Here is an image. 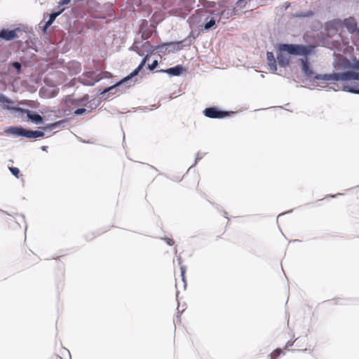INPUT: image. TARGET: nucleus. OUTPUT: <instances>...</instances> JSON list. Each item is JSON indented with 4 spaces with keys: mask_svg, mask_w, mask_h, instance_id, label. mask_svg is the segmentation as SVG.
I'll return each mask as SVG.
<instances>
[{
    "mask_svg": "<svg viewBox=\"0 0 359 359\" xmlns=\"http://www.w3.org/2000/svg\"><path fill=\"white\" fill-rule=\"evenodd\" d=\"M341 68L331 73L319 74L314 71L310 60L300 59V69L304 81L316 87H328L334 91L332 85L334 82H341V89L344 92L359 95V57L351 58V60H343ZM337 88H339L338 85Z\"/></svg>",
    "mask_w": 359,
    "mask_h": 359,
    "instance_id": "obj_1",
    "label": "nucleus"
},
{
    "mask_svg": "<svg viewBox=\"0 0 359 359\" xmlns=\"http://www.w3.org/2000/svg\"><path fill=\"white\" fill-rule=\"evenodd\" d=\"M34 36L35 34L32 27H28L21 24L13 29L8 27L0 29V41H11L21 38L22 40H24L26 47L31 48L33 50H34V47L36 46L34 40L36 39Z\"/></svg>",
    "mask_w": 359,
    "mask_h": 359,
    "instance_id": "obj_2",
    "label": "nucleus"
},
{
    "mask_svg": "<svg viewBox=\"0 0 359 359\" xmlns=\"http://www.w3.org/2000/svg\"><path fill=\"white\" fill-rule=\"evenodd\" d=\"M210 11H212L210 8L205 10L197 9L195 11L194 14L190 20L192 23L198 25L202 22L204 23L201 26V29L203 32H209L210 30L214 29L217 27L216 23L217 19L215 15H210Z\"/></svg>",
    "mask_w": 359,
    "mask_h": 359,
    "instance_id": "obj_3",
    "label": "nucleus"
},
{
    "mask_svg": "<svg viewBox=\"0 0 359 359\" xmlns=\"http://www.w3.org/2000/svg\"><path fill=\"white\" fill-rule=\"evenodd\" d=\"M277 61L280 68L290 67L291 55L294 56L292 43H280L276 44Z\"/></svg>",
    "mask_w": 359,
    "mask_h": 359,
    "instance_id": "obj_4",
    "label": "nucleus"
},
{
    "mask_svg": "<svg viewBox=\"0 0 359 359\" xmlns=\"http://www.w3.org/2000/svg\"><path fill=\"white\" fill-rule=\"evenodd\" d=\"M236 114V111L224 110L217 105H211L203 110V116L211 119H224L234 116Z\"/></svg>",
    "mask_w": 359,
    "mask_h": 359,
    "instance_id": "obj_5",
    "label": "nucleus"
},
{
    "mask_svg": "<svg viewBox=\"0 0 359 359\" xmlns=\"http://www.w3.org/2000/svg\"><path fill=\"white\" fill-rule=\"evenodd\" d=\"M195 0H173L171 6L175 14L185 18L193 9Z\"/></svg>",
    "mask_w": 359,
    "mask_h": 359,
    "instance_id": "obj_6",
    "label": "nucleus"
},
{
    "mask_svg": "<svg viewBox=\"0 0 359 359\" xmlns=\"http://www.w3.org/2000/svg\"><path fill=\"white\" fill-rule=\"evenodd\" d=\"M316 47L310 44L292 43L294 56H302V59L309 60V56L316 54Z\"/></svg>",
    "mask_w": 359,
    "mask_h": 359,
    "instance_id": "obj_7",
    "label": "nucleus"
},
{
    "mask_svg": "<svg viewBox=\"0 0 359 359\" xmlns=\"http://www.w3.org/2000/svg\"><path fill=\"white\" fill-rule=\"evenodd\" d=\"M27 128L23 126H10L4 128V133L7 136L27 139Z\"/></svg>",
    "mask_w": 359,
    "mask_h": 359,
    "instance_id": "obj_8",
    "label": "nucleus"
},
{
    "mask_svg": "<svg viewBox=\"0 0 359 359\" xmlns=\"http://www.w3.org/2000/svg\"><path fill=\"white\" fill-rule=\"evenodd\" d=\"M342 20L340 18H334L326 21L323 25V29L326 32L334 36L337 32L342 29Z\"/></svg>",
    "mask_w": 359,
    "mask_h": 359,
    "instance_id": "obj_9",
    "label": "nucleus"
},
{
    "mask_svg": "<svg viewBox=\"0 0 359 359\" xmlns=\"http://www.w3.org/2000/svg\"><path fill=\"white\" fill-rule=\"evenodd\" d=\"M83 75L85 76L83 78L79 77V81L86 86H93L103 79V77L100 74H97L95 72H87Z\"/></svg>",
    "mask_w": 359,
    "mask_h": 359,
    "instance_id": "obj_10",
    "label": "nucleus"
},
{
    "mask_svg": "<svg viewBox=\"0 0 359 359\" xmlns=\"http://www.w3.org/2000/svg\"><path fill=\"white\" fill-rule=\"evenodd\" d=\"M187 69L184 67L183 65H177L174 67H171L167 69H161L156 70V73H162L167 74L170 77L173 76H181L183 75L184 72H186Z\"/></svg>",
    "mask_w": 359,
    "mask_h": 359,
    "instance_id": "obj_11",
    "label": "nucleus"
},
{
    "mask_svg": "<svg viewBox=\"0 0 359 359\" xmlns=\"http://www.w3.org/2000/svg\"><path fill=\"white\" fill-rule=\"evenodd\" d=\"M95 89L97 90V95L102 96L103 100H107L111 95H114L119 91L115 83L103 88L98 87Z\"/></svg>",
    "mask_w": 359,
    "mask_h": 359,
    "instance_id": "obj_12",
    "label": "nucleus"
},
{
    "mask_svg": "<svg viewBox=\"0 0 359 359\" xmlns=\"http://www.w3.org/2000/svg\"><path fill=\"white\" fill-rule=\"evenodd\" d=\"M28 122L39 125L43 124L46 121L45 116L39 114L37 111L29 109L26 116Z\"/></svg>",
    "mask_w": 359,
    "mask_h": 359,
    "instance_id": "obj_13",
    "label": "nucleus"
},
{
    "mask_svg": "<svg viewBox=\"0 0 359 359\" xmlns=\"http://www.w3.org/2000/svg\"><path fill=\"white\" fill-rule=\"evenodd\" d=\"M219 8H223L224 9L216 11L215 10L210 11V15H215L217 19V22H219L222 19H229L231 16H232V13H230V7L224 6H219Z\"/></svg>",
    "mask_w": 359,
    "mask_h": 359,
    "instance_id": "obj_14",
    "label": "nucleus"
},
{
    "mask_svg": "<svg viewBox=\"0 0 359 359\" xmlns=\"http://www.w3.org/2000/svg\"><path fill=\"white\" fill-rule=\"evenodd\" d=\"M8 70L12 72L16 75L20 76L24 72L23 64L19 60H11L8 64Z\"/></svg>",
    "mask_w": 359,
    "mask_h": 359,
    "instance_id": "obj_15",
    "label": "nucleus"
},
{
    "mask_svg": "<svg viewBox=\"0 0 359 359\" xmlns=\"http://www.w3.org/2000/svg\"><path fill=\"white\" fill-rule=\"evenodd\" d=\"M342 29L345 27L348 32L351 34H354V31L358 26L357 22L354 17H348L342 20Z\"/></svg>",
    "mask_w": 359,
    "mask_h": 359,
    "instance_id": "obj_16",
    "label": "nucleus"
},
{
    "mask_svg": "<svg viewBox=\"0 0 359 359\" xmlns=\"http://www.w3.org/2000/svg\"><path fill=\"white\" fill-rule=\"evenodd\" d=\"M65 8H53L50 13H44L43 21H46L47 22L52 25L57 17H58L63 11Z\"/></svg>",
    "mask_w": 359,
    "mask_h": 359,
    "instance_id": "obj_17",
    "label": "nucleus"
},
{
    "mask_svg": "<svg viewBox=\"0 0 359 359\" xmlns=\"http://www.w3.org/2000/svg\"><path fill=\"white\" fill-rule=\"evenodd\" d=\"M317 37L320 42V46L332 48V42L330 41V39L333 37L332 35L325 32V33L320 32L318 34Z\"/></svg>",
    "mask_w": 359,
    "mask_h": 359,
    "instance_id": "obj_18",
    "label": "nucleus"
},
{
    "mask_svg": "<svg viewBox=\"0 0 359 359\" xmlns=\"http://www.w3.org/2000/svg\"><path fill=\"white\" fill-rule=\"evenodd\" d=\"M0 104L3 106L4 109H6L11 113L15 104L11 98L7 97L2 93H0Z\"/></svg>",
    "mask_w": 359,
    "mask_h": 359,
    "instance_id": "obj_19",
    "label": "nucleus"
},
{
    "mask_svg": "<svg viewBox=\"0 0 359 359\" xmlns=\"http://www.w3.org/2000/svg\"><path fill=\"white\" fill-rule=\"evenodd\" d=\"M67 123V118H63L62 120H59L55 122L48 123L42 126V128L44 129L45 132L51 131L54 129L61 128L65 127V123Z\"/></svg>",
    "mask_w": 359,
    "mask_h": 359,
    "instance_id": "obj_20",
    "label": "nucleus"
},
{
    "mask_svg": "<svg viewBox=\"0 0 359 359\" xmlns=\"http://www.w3.org/2000/svg\"><path fill=\"white\" fill-rule=\"evenodd\" d=\"M266 55L269 69L273 73H276L278 69L277 57H275V55L272 51H267Z\"/></svg>",
    "mask_w": 359,
    "mask_h": 359,
    "instance_id": "obj_21",
    "label": "nucleus"
},
{
    "mask_svg": "<svg viewBox=\"0 0 359 359\" xmlns=\"http://www.w3.org/2000/svg\"><path fill=\"white\" fill-rule=\"evenodd\" d=\"M45 130L41 128V130H32L27 128V139L36 140L38 138L44 137Z\"/></svg>",
    "mask_w": 359,
    "mask_h": 359,
    "instance_id": "obj_22",
    "label": "nucleus"
},
{
    "mask_svg": "<svg viewBox=\"0 0 359 359\" xmlns=\"http://www.w3.org/2000/svg\"><path fill=\"white\" fill-rule=\"evenodd\" d=\"M36 56L34 53H32L29 58H27L25 56H22L20 57L19 61L23 64V67L25 69L27 67H32L34 65L36 61Z\"/></svg>",
    "mask_w": 359,
    "mask_h": 359,
    "instance_id": "obj_23",
    "label": "nucleus"
},
{
    "mask_svg": "<svg viewBox=\"0 0 359 359\" xmlns=\"http://www.w3.org/2000/svg\"><path fill=\"white\" fill-rule=\"evenodd\" d=\"M88 100V94H85L81 97H72L69 100V102L71 104L74 105V107H83L86 104L87 102H86Z\"/></svg>",
    "mask_w": 359,
    "mask_h": 359,
    "instance_id": "obj_24",
    "label": "nucleus"
},
{
    "mask_svg": "<svg viewBox=\"0 0 359 359\" xmlns=\"http://www.w3.org/2000/svg\"><path fill=\"white\" fill-rule=\"evenodd\" d=\"M114 83L119 91L123 89L128 88L132 86V83L128 81V79H126V76L123 77Z\"/></svg>",
    "mask_w": 359,
    "mask_h": 359,
    "instance_id": "obj_25",
    "label": "nucleus"
},
{
    "mask_svg": "<svg viewBox=\"0 0 359 359\" xmlns=\"http://www.w3.org/2000/svg\"><path fill=\"white\" fill-rule=\"evenodd\" d=\"M168 43L169 45L168 53L177 52L182 50V46L179 41H168Z\"/></svg>",
    "mask_w": 359,
    "mask_h": 359,
    "instance_id": "obj_26",
    "label": "nucleus"
},
{
    "mask_svg": "<svg viewBox=\"0 0 359 359\" xmlns=\"http://www.w3.org/2000/svg\"><path fill=\"white\" fill-rule=\"evenodd\" d=\"M315 15V13L312 10H308L306 11H299L292 14V16L296 18H311Z\"/></svg>",
    "mask_w": 359,
    "mask_h": 359,
    "instance_id": "obj_27",
    "label": "nucleus"
},
{
    "mask_svg": "<svg viewBox=\"0 0 359 359\" xmlns=\"http://www.w3.org/2000/svg\"><path fill=\"white\" fill-rule=\"evenodd\" d=\"M156 50H157V53H161L163 54H168V50L169 48V45L168 43V41L166 42H161L158 44L156 45Z\"/></svg>",
    "mask_w": 359,
    "mask_h": 359,
    "instance_id": "obj_28",
    "label": "nucleus"
},
{
    "mask_svg": "<svg viewBox=\"0 0 359 359\" xmlns=\"http://www.w3.org/2000/svg\"><path fill=\"white\" fill-rule=\"evenodd\" d=\"M140 72L135 68L130 74L126 76V78L128 79V81L131 83H134L137 81V76Z\"/></svg>",
    "mask_w": 359,
    "mask_h": 359,
    "instance_id": "obj_29",
    "label": "nucleus"
},
{
    "mask_svg": "<svg viewBox=\"0 0 359 359\" xmlns=\"http://www.w3.org/2000/svg\"><path fill=\"white\" fill-rule=\"evenodd\" d=\"M27 111H29V109L23 108L18 104H15L13 109H12L11 114H17L19 116H23L25 114L27 116Z\"/></svg>",
    "mask_w": 359,
    "mask_h": 359,
    "instance_id": "obj_30",
    "label": "nucleus"
},
{
    "mask_svg": "<svg viewBox=\"0 0 359 359\" xmlns=\"http://www.w3.org/2000/svg\"><path fill=\"white\" fill-rule=\"evenodd\" d=\"M102 100H103L102 96H100L97 99H95V98L90 99V100H91L90 109H89L88 112H92L93 110L97 109V107L101 104Z\"/></svg>",
    "mask_w": 359,
    "mask_h": 359,
    "instance_id": "obj_31",
    "label": "nucleus"
},
{
    "mask_svg": "<svg viewBox=\"0 0 359 359\" xmlns=\"http://www.w3.org/2000/svg\"><path fill=\"white\" fill-rule=\"evenodd\" d=\"M51 25L46 21L41 22L39 24V28L43 35L48 34V28Z\"/></svg>",
    "mask_w": 359,
    "mask_h": 359,
    "instance_id": "obj_32",
    "label": "nucleus"
},
{
    "mask_svg": "<svg viewBox=\"0 0 359 359\" xmlns=\"http://www.w3.org/2000/svg\"><path fill=\"white\" fill-rule=\"evenodd\" d=\"M285 354L283 350L280 348H277L270 355V359H277L279 356Z\"/></svg>",
    "mask_w": 359,
    "mask_h": 359,
    "instance_id": "obj_33",
    "label": "nucleus"
},
{
    "mask_svg": "<svg viewBox=\"0 0 359 359\" xmlns=\"http://www.w3.org/2000/svg\"><path fill=\"white\" fill-rule=\"evenodd\" d=\"M186 271H187V266L185 265H181L180 266V276L182 278V280L184 283V287L185 288L187 287V280H186Z\"/></svg>",
    "mask_w": 359,
    "mask_h": 359,
    "instance_id": "obj_34",
    "label": "nucleus"
},
{
    "mask_svg": "<svg viewBox=\"0 0 359 359\" xmlns=\"http://www.w3.org/2000/svg\"><path fill=\"white\" fill-rule=\"evenodd\" d=\"M88 111H89V109H87L86 108H85L83 107H81L76 108L74 111L73 114H74V116H81V115H83L84 114H86V113L89 114L90 112H88Z\"/></svg>",
    "mask_w": 359,
    "mask_h": 359,
    "instance_id": "obj_35",
    "label": "nucleus"
},
{
    "mask_svg": "<svg viewBox=\"0 0 359 359\" xmlns=\"http://www.w3.org/2000/svg\"><path fill=\"white\" fill-rule=\"evenodd\" d=\"M180 41V43H181V46H182V50L184 48V47H188V46H190L192 43H194V41H192V40L191 39L189 38V36H187L186 38H184V39L182 40H180L179 41Z\"/></svg>",
    "mask_w": 359,
    "mask_h": 359,
    "instance_id": "obj_36",
    "label": "nucleus"
},
{
    "mask_svg": "<svg viewBox=\"0 0 359 359\" xmlns=\"http://www.w3.org/2000/svg\"><path fill=\"white\" fill-rule=\"evenodd\" d=\"M8 170L15 178L18 179L20 177V170L18 168L14 166H9Z\"/></svg>",
    "mask_w": 359,
    "mask_h": 359,
    "instance_id": "obj_37",
    "label": "nucleus"
},
{
    "mask_svg": "<svg viewBox=\"0 0 359 359\" xmlns=\"http://www.w3.org/2000/svg\"><path fill=\"white\" fill-rule=\"evenodd\" d=\"M159 63L158 60H154L151 63L148 64L147 66V69L150 72H156L154 69L158 67Z\"/></svg>",
    "mask_w": 359,
    "mask_h": 359,
    "instance_id": "obj_38",
    "label": "nucleus"
},
{
    "mask_svg": "<svg viewBox=\"0 0 359 359\" xmlns=\"http://www.w3.org/2000/svg\"><path fill=\"white\" fill-rule=\"evenodd\" d=\"M252 0H237L235 3V6L240 8H244L248 3H250Z\"/></svg>",
    "mask_w": 359,
    "mask_h": 359,
    "instance_id": "obj_39",
    "label": "nucleus"
},
{
    "mask_svg": "<svg viewBox=\"0 0 359 359\" xmlns=\"http://www.w3.org/2000/svg\"><path fill=\"white\" fill-rule=\"evenodd\" d=\"M198 35H199V31L198 30H197V29H194V30L191 29L187 36H189V38L191 39L192 40V41H194V43L196 37H198Z\"/></svg>",
    "mask_w": 359,
    "mask_h": 359,
    "instance_id": "obj_40",
    "label": "nucleus"
},
{
    "mask_svg": "<svg viewBox=\"0 0 359 359\" xmlns=\"http://www.w3.org/2000/svg\"><path fill=\"white\" fill-rule=\"evenodd\" d=\"M72 0H60L57 3V8H65V6L70 4Z\"/></svg>",
    "mask_w": 359,
    "mask_h": 359,
    "instance_id": "obj_41",
    "label": "nucleus"
},
{
    "mask_svg": "<svg viewBox=\"0 0 359 359\" xmlns=\"http://www.w3.org/2000/svg\"><path fill=\"white\" fill-rule=\"evenodd\" d=\"M161 239L163 240L165 242V243L169 246H172L175 244L174 240L169 237L164 236V237H161Z\"/></svg>",
    "mask_w": 359,
    "mask_h": 359,
    "instance_id": "obj_42",
    "label": "nucleus"
},
{
    "mask_svg": "<svg viewBox=\"0 0 359 359\" xmlns=\"http://www.w3.org/2000/svg\"><path fill=\"white\" fill-rule=\"evenodd\" d=\"M155 48H156L155 46L150 47L147 50H145V53L147 55H149L150 57L151 55H155L157 53V50H156Z\"/></svg>",
    "mask_w": 359,
    "mask_h": 359,
    "instance_id": "obj_43",
    "label": "nucleus"
},
{
    "mask_svg": "<svg viewBox=\"0 0 359 359\" xmlns=\"http://www.w3.org/2000/svg\"><path fill=\"white\" fill-rule=\"evenodd\" d=\"M135 48H136V49H133V47H131V48H130V50L135 51V53H136L139 56L142 57V56L144 55V54L145 51H144V50H143L141 48V47H140V48H139L137 46H135Z\"/></svg>",
    "mask_w": 359,
    "mask_h": 359,
    "instance_id": "obj_44",
    "label": "nucleus"
},
{
    "mask_svg": "<svg viewBox=\"0 0 359 359\" xmlns=\"http://www.w3.org/2000/svg\"><path fill=\"white\" fill-rule=\"evenodd\" d=\"M203 158V156H201V154L200 152H198L196 154V158H195V160H194V163L190 166V168H189V170H190L191 168L194 167L197 163Z\"/></svg>",
    "mask_w": 359,
    "mask_h": 359,
    "instance_id": "obj_45",
    "label": "nucleus"
},
{
    "mask_svg": "<svg viewBox=\"0 0 359 359\" xmlns=\"http://www.w3.org/2000/svg\"><path fill=\"white\" fill-rule=\"evenodd\" d=\"M152 46L150 44L149 41H145L144 43H142V44L141 45V48L143 50H147L150 47H151Z\"/></svg>",
    "mask_w": 359,
    "mask_h": 359,
    "instance_id": "obj_46",
    "label": "nucleus"
},
{
    "mask_svg": "<svg viewBox=\"0 0 359 359\" xmlns=\"http://www.w3.org/2000/svg\"><path fill=\"white\" fill-rule=\"evenodd\" d=\"M297 340V339H295L294 340H289V341L286 343V344H285V348H289V347H292V346L294 345V342H295Z\"/></svg>",
    "mask_w": 359,
    "mask_h": 359,
    "instance_id": "obj_47",
    "label": "nucleus"
},
{
    "mask_svg": "<svg viewBox=\"0 0 359 359\" xmlns=\"http://www.w3.org/2000/svg\"><path fill=\"white\" fill-rule=\"evenodd\" d=\"M145 66L146 64L141 61L136 69L140 72Z\"/></svg>",
    "mask_w": 359,
    "mask_h": 359,
    "instance_id": "obj_48",
    "label": "nucleus"
},
{
    "mask_svg": "<svg viewBox=\"0 0 359 359\" xmlns=\"http://www.w3.org/2000/svg\"><path fill=\"white\" fill-rule=\"evenodd\" d=\"M236 6H233L231 8H230V13H232V15H237L238 14V9L236 8Z\"/></svg>",
    "mask_w": 359,
    "mask_h": 359,
    "instance_id": "obj_49",
    "label": "nucleus"
},
{
    "mask_svg": "<svg viewBox=\"0 0 359 359\" xmlns=\"http://www.w3.org/2000/svg\"><path fill=\"white\" fill-rule=\"evenodd\" d=\"M290 351H292V353H294V352H304V353H306V351H310V350L307 349V348H304V349H291Z\"/></svg>",
    "mask_w": 359,
    "mask_h": 359,
    "instance_id": "obj_50",
    "label": "nucleus"
},
{
    "mask_svg": "<svg viewBox=\"0 0 359 359\" xmlns=\"http://www.w3.org/2000/svg\"><path fill=\"white\" fill-rule=\"evenodd\" d=\"M151 57L148 55H144L142 56V62H143L144 63L147 64V62L149 60V58Z\"/></svg>",
    "mask_w": 359,
    "mask_h": 359,
    "instance_id": "obj_51",
    "label": "nucleus"
},
{
    "mask_svg": "<svg viewBox=\"0 0 359 359\" xmlns=\"http://www.w3.org/2000/svg\"><path fill=\"white\" fill-rule=\"evenodd\" d=\"M87 102L86 105L83 106V107H87V108H89L90 109V103H91V100L90 99V96L88 94V100L86 102Z\"/></svg>",
    "mask_w": 359,
    "mask_h": 359,
    "instance_id": "obj_52",
    "label": "nucleus"
},
{
    "mask_svg": "<svg viewBox=\"0 0 359 359\" xmlns=\"http://www.w3.org/2000/svg\"><path fill=\"white\" fill-rule=\"evenodd\" d=\"M292 211H293V210L292 209V210H287V211H286V212H283V213L279 214V215H278V217H277L276 222H278V218H279L280 217H281L282 215H286V214H290V213L292 212Z\"/></svg>",
    "mask_w": 359,
    "mask_h": 359,
    "instance_id": "obj_53",
    "label": "nucleus"
},
{
    "mask_svg": "<svg viewBox=\"0 0 359 359\" xmlns=\"http://www.w3.org/2000/svg\"><path fill=\"white\" fill-rule=\"evenodd\" d=\"M210 203H211L219 212H222V210H220V206L219 205L217 204V203H212L210 201H208Z\"/></svg>",
    "mask_w": 359,
    "mask_h": 359,
    "instance_id": "obj_54",
    "label": "nucleus"
},
{
    "mask_svg": "<svg viewBox=\"0 0 359 359\" xmlns=\"http://www.w3.org/2000/svg\"><path fill=\"white\" fill-rule=\"evenodd\" d=\"M344 194H343V193H337L336 194H331L329 197L335 198L338 197L339 196H343Z\"/></svg>",
    "mask_w": 359,
    "mask_h": 359,
    "instance_id": "obj_55",
    "label": "nucleus"
},
{
    "mask_svg": "<svg viewBox=\"0 0 359 359\" xmlns=\"http://www.w3.org/2000/svg\"><path fill=\"white\" fill-rule=\"evenodd\" d=\"M353 34H355L357 39L359 40V26H357Z\"/></svg>",
    "mask_w": 359,
    "mask_h": 359,
    "instance_id": "obj_56",
    "label": "nucleus"
},
{
    "mask_svg": "<svg viewBox=\"0 0 359 359\" xmlns=\"http://www.w3.org/2000/svg\"><path fill=\"white\" fill-rule=\"evenodd\" d=\"M177 261L179 265H180V266L182 265V259L180 256L177 258Z\"/></svg>",
    "mask_w": 359,
    "mask_h": 359,
    "instance_id": "obj_57",
    "label": "nucleus"
},
{
    "mask_svg": "<svg viewBox=\"0 0 359 359\" xmlns=\"http://www.w3.org/2000/svg\"><path fill=\"white\" fill-rule=\"evenodd\" d=\"M222 215L224 217L227 218L229 220V218L228 217V213L225 210H222Z\"/></svg>",
    "mask_w": 359,
    "mask_h": 359,
    "instance_id": "obj_58",
    "label": "nucleus"
},
{
    "mask_svg": "<svg viewBox=\"0 0 359 359\" xmlns=\"http://www.w3.org/2000/svg\"><path fill=\"white\" fill-rule=\"evenodd\" d=\"M41 150H42L43 151H48V146H45V145H43V146H42V147H41Z\"/></svg>",
    "mask_w": 359,
    "mask_h": 359,
    "instance_id": "obj_59",
    "label": "nucleus"
},
{
    "mask_svg": "<svg viewBox=\"0 0 359 359\" xmlns=\"http://www.w3.org/2000/svg\"><path fill=\"white\" fill-rule=\"evenodd\" d=\"M209 4H210V6H211V7L212 8L216 7V3L215 2H210Z\"/></svg>",
    "mask_w": 359,
    "mask_h": 359,
    "instance_id": "obj_60",
    "label": "nucleus"
},
{
    "mask_svg": "<svg viewBox=\"0 0 359 359\" xmlns=\"http://www.w3.org/2000/svg\"><path fill=\"white\" fill-rule=\"evenodd\" d=\"M290 6V3H285L284 5L285 9L287 10Z\"/></svg>",
    "mask_w": 359,
    "mask_h": 359,
    "instance_id": "obj_61",
    "label": "nucleus"
},
{
    "mask_svg": "<svg viewBox=\"0 0 359 359\" xmlns=\"http://www.w3.org/2000/svg\"><path fill=\"white\" fill-rule=\"evenodd\" d=\"M335 304H342V300L341 299H337L335 302Z\"/></svg>",
    "mask_w": 359,
    "mask_h": 359,
    "instance_id": "obj_62",
    "label": "nucleus"
},
{
    "mask_svg": "<svg viewBox=\"0 0 359 359\" xmlns=\"http://www.w3.org/2000/svg\"><path fill=\"white\" fill-rule=\"evenodd\" d=\"M150 168H151L152 170H155L156 172H158V170L156 168H155L154 166H153V165H150Z\"/></svg>",
    "mask_w": 359,
    "mask_h": 359,
    "instance_id": "obj_63",
    "label": "nucleus"
},
{
    "mask_svg": "<svg viewBox=\"0 0 359 359\" xmlns=\"http://www.w3.org/2000/svg\"><path fill=\"white\" fill-rule=\"evenodd\" d=\"M20 216L22 217V220L24 221V222H25V223H26V222H25V215H22V214H20Z\"/></svg>",
    "mask_w": 359,
    "mask_h": 359,
    "instance_id": "obj_64",
    "label": "nucleus"
}]
</instances>
